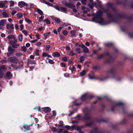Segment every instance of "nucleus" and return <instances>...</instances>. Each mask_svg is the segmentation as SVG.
<instances>
[{"instance_id":"nucleus-58","label":"nucleus","mask_w":133,"mask_h":133,"mask_svg":"<svg viewBox=\"0 0 133 133\" xmlns=\"http://www.w3.org/2000/svg\"><path fill=\"white\" fill-rule=\"evenodd\" d=\"M64 76L66 77H68L69 76V74L68 73H65L64 74Z\"/></svg>"},{"instance_id":"nucleus-51","label":"nucleus","mask_w":133,"mask_h":133,"mask_svg":"<svg viewBox=\"0 0 133 133\" xmlns=\"http://www.w3.org/2000/svg\"><path fill=\"white\" fill-rule=\"evenodd\" d=\"M61 9L62 10L65 11H66L67 10L66 8H65L63 7H61Z\"/></svg>"},{"instance_id":"nucleus-35","label":"nucleus","mask_w":133,"mask_h":133,"mask_svg":"<svg viewBox=\"0 0 133 133\" xmlns=\"http://www.w3.org/2000/svg\"><path fill=\"white\" fill-rule=\"evenodd\" d=\"M79 117H78L77 118V120L72 121L71 122V123H77L78 122V121L79 120Z\"/></svg>"},{"instance_id":"nucleus-40","label":"nucleus","mask_w":133,"mask_h":133,"mask_svg":"<svg viewBox=\"0 0 133 133\" xmlns=\"http://www.w3.org/2000/svg\"><path fill=\"white\" fill-rule=\"evenodd\" d=\"M75 51L76 52H77L78 53H80L81 52L80 49L79 48H77L76 49Z\"/></svg>"},{"instance_id":"nucleus-49","label":"nucleus","mask_w":133,"mask_h":133,"mask_svg":"<svg viewBox=\"0 0 133 133\" xmlns=\"http://www.w3.org/2000/svg\"><path fill=\"white\" fill-rule=\"evenodd\" d=\"M22 55V54L21 53H17L16 55L18 57H20Z\"/></svg>"},{"instance_id":"nucleus-4","label":"nucleus","mask_w":133,"mask_h":133,"mask_svg":"<svg viewBox=\"0 0 133 133\" xmlns=\"http://www.w3.org/2000/svg\"><path fill=\"white\" fill-rule=\"evenodd\" d=\"M18 5L21 8H22L25 6H27L28 5L27 4L23 1H21L18 3Z\"/></svg>"},{"instance_id":"nucleus-63","label":"nucleus","mask_w":133,"mask_h":133,"mask_svg":"<svg viewBox=\"0 0 133 133\" xmlns=\"http://www.w3.org/2000/svg\"><path fill=\"white\" fill-rule=\"evenodd\" d=\"M15 29L17 30H18L19 29L18 26L17 24H16L15 25Z\"/></svg>"},{"instance_id":"nucleus-30","label":"nucleus","mask_w":133,"mask_h":133,"mask_svg":"<svg viewBox=\"0 0 133 133\" xmlns=\"http://www.w3.org/2000/svg\"><path fill=\"white\" fill-rule=\"evenodd\" d=\"M29 64H35V62L34 61H32L29 60L28 62Z\"/></svg>"},{"instance_id":"nucleus-61","label":"nucleus","mask_w":133,"mask_h":133,"mask_svg":"<svg viewBox=\"0 0 133 133\" xmlns=\"http://www.w3.org/2000/svg\"><path fill=\"white\" fill-rule=\"evenodd\" d=\"M103 56V55H101L98 56V59L102 57Z\"/></svg>"},{"instance_id":"nucleus-21","label":"nucleus","mask_w":133,"mask_h":133,"mask_svg":"<svg viewBox=\"0 0 133 133\" xmlns=\"http://www.w3.org/2000/svg\"><path fill=\"white\" fill-rule=\"evenodd\" d=\"M89 78L90 79H93L95 78V76L93 75H90V74L89 75Z\"/></svg>"},{"instance_id":"nucleus-53","label":"nucleus","mask_w":133,"mask_h":133,"mask_svg":"<svg viewBox=\"0 0 133 133\" xmlns=\"http://www.w3.org/2000/svg\"><path fill=\"white\" fill-rule=\"evenodd\" d=\"M63 130V129H60L58 130V133H61Z\"/></svg>"},{"instance_id":"nucleus-39","label":"nucleus","mask_w":133,"mask_h":133,"mask_svg":"<svg viewBox=\"0 0 133 133\" xmlns=\"http://www.w3.org/2000/svg\"><path fill=\"white\" fill-rule=\"evenodd\" d=\"M22 15L21 14H17V16L18 18H20L22 17Z\"/></svg>"},{"instance_id":"nucleus-13","label":"nucleus","mask_w":133,"mask_h":133,"mask_svg":"<svg viewBox=\"0 0 133 133\" xmlns=\"http://www.w3.org/2000/svg\"><path fill=\"white\" fill-rule=\"evenodd\" d=\"M36 11L40 15H42L43 14V12L40 9L38 8H36Z\"/></svg>"},{"instance_id":"nucleus-55","label":"nucleus","mask_w":133,"mask_h":133,"mask_svg":"<svg viewBox=\"0 0 133 133\" xmlns=\"http://www.w3.org/2000/svg\"><path fill=\"white\" fill-rule=\"evenodd\" d=\"M69 25L67 23H64L62 25H61L62 26H66Z\"/></svg>"},{"instance_id":"nucleus-16","label":"nucleus","mask_w":133,"mask_h":133,"mask_svg":"<svg viewBox=\"0 0 133 133\" xmlns=\"http://www.w3.org/2000/svg\"><path fill=\"white\" fill-rule=\"evenodd\" d=\"M87 94L86 93L83 95L81 97V99L82 100L84 99L87 97H88Z\"/></svg>"},{"instance_id":"nucleus-56","label":"nucleus","mask_w":133,"mask_h":133,"mask_svg":"<svg viewBox=\"0 0 133 133\" xmlns=\"http://www.w3.org/2000/svg\"><path fill=\"white\" fill-rule=\"evenodd\" d=\"M17 13V12L15 11H13L11 13V15H14L15 14H16Z\"/></svg>"},{"instance_id":"nucleus-6","label":"nucleus","mask_w":133,"mask_h":133,"mask_svg":"<svg viewBox=\"0 0 133 133\" xmlns=\"http://www.w3.org/2000/svg\"><path fill=\"white\" fill-rule=\"evenodd\" d=\"M6 28L8 29H11L13 30L14 28L13 24H7L6 25Z\"/></svg>"},{"instance_id":"nucleus-28","label":"nucleus","mask_w":133,"mask_h":133,"mask_svg":"<svg viewBox=\"0 0 133 133\" xmlns=\"http://www.w3.org/2000/svg\"><path fill=\"white\" fill-rule=\"evenodd\" d=\"M107 16L110 18H112V15L109 12H108L107 14Z\"/></svg>"},{"instance_id":"nucleus-24","label":"nucleus","mask_w":133,"mask_h":133,"mask_svg":"<svg viewBox=\"0 0 133 133\" xmlns=\"http://www.w3.org/2000/svg\"><path fill=\"white\" fill-rule=\"evenodd\" d=\"M25 20L27 23L29 24H30L31 23V21L29 18H25Z\"/></svg>"},{"instance_id":"nucleus-32","label":"nucleus","mask_w":133,"mask_h":133,"mask_svg":"<svg viewBox=\"0 0 133 133\" xmlns=\"http://www.w3.org/2000/svg\"><path fill=\"white\" fill-rule=\"evenodd\" d=\"M55 19L57 23H59L60 21V19L58 18H55Z\"/></svg>"},{"instance_id":"nucleus-37","label":"nucleus","mask_w":133,"mask_h":133,"mask_svg":"<svg viewBox=\"0 0 133 133\" xmlns=\"http://www.w3.org/2000/svg\"><path fill=\"white\" fill-rule=\"evenodd\" d=\"M75 67L73 66L70 69L71 70L72 72L73 73V72L75 71Z\"/></svg>"},{"instance_id":"nucleus-20","label":"nucleus","mask_w":133,"mask_h":133,"mask_svg":"<svg viewBox=\"0 0 133 133\" xmlns=\"http://www.w3.org/2000/svg\"><path fill=\"white\" fill-rule=\"evenodd\" d=\"M23 39V36L22 35H19L18 37V39L20 41H22Z\"/></svg>"},{"instance_id":"nucleus-8","label":"nucleus","mask_w":133,"mask_h":133,"mask_svg":"<svg viewBox=\"0 0 133 133\" xmlns=\"http://www.w3.org/2000/svg\"><path fill=\"white\" fill-rule=\"evenodd\" d=\"M110 77V76L109 75H107L105 76L104 78H101L99 79V80L102 81H104L108 79Z\"/></svg>"},{"instance_id":"nucleus-64","label":"nucleus","mask_w":133,"mask_h":133,"mask_svg":"<svg viewBox=\"0 0 133 133\" xmlns=\"http://www.w3.org/2000/svg\"><path fill=\"white\" fill-rule=\"evenodd\" d=\"M30 46V44L29 43H27L26 44V46L27 47H29Z\"/></svg>"},{"instance_id":"nucleus-42","label":"nucleus","mask_w":133,"mask_h":133,"mask_svg":"<svg viewBox=\"0 0 133 133\" xmlns=\"http://www.w3.org/2000/svg\"><path fill=\"white\" fill-rule=\"evenodd\" d=\"M89 11V10L88 8H87L85 10H84L83 11V13L85 14L88 11Z\"/></svg>"},{"instance_id":"nucleus-5","label":"nucleus","mask_w":133,"mask_h":133,"mask_svg":"<svg viewBox=\"0 0 133 133\" xmlns=\"http://www.w3.org/2000/svg\"><path fill=\"white\" fill-rule=\"evenodd\" d=\"M10 44L12 45L13 48H17L18 47L17 44L14 41H10Z\"/></svg>"},{"instance_id":"nucleus-25","label":"nucleus","mask_w":133,"mask_h":133,"mask_svg":"<svg viewBox=\"0 0 133 133\" xmlns=\"http://www.w3.org/2000/svg\"><path fill=\"white\" fill-rule=\"evenodd\" d=\"M86 71H85L83 70L80 73V75L81 76H84L86 74Z\"/></svg>"},{"instance_id":"nucleus-26","label":"nucleus","mask_w":133,"mask_h":133,"mask_svg":"<svg viewBox=\"0 0 133 133\" xmlns=\"http://www.w3.org/2000/svg\"><path fill=\"white\" fill-rule=\"evenodd\" d=\"M75 54L72 51H71L69 54V55L71 56H74V55H75Z\"/></svg>"},{"instance_id":"nucleus-43","label":"nucleus","mask_w":133,"mask_h":133,"mask_svg":"<svg viewBox=\"0 0 133 133\" xmlns=\"http://www.w3.org/2000/svg\"><path fill=\"white\" fill-rule=\"evenodd\" d=\"M21 49L22 51H26V47L25 46H23L22 47Z\"/></svg>"},{"instance_id":"nucleus-60","label":"nucleus","mask_w":133,"mask_h":133,"mask_svg":"<svg viewBox=\"0 0 133 133\" xmlns=\"http://www.w3.org/2000/svg\"><path fill=\"white\" fill-rule=\"evenodd\" d=\"M61 64L62 66L63 67H65L66 65L64 63H61Z\"/></svg>"},{"instance_id":"nucleus-46","label":"nucleus","mask_w":133,"mask_h":133,"mask_svg":"<svg viewBox=\"0 0 133 133\" xmlns=\"http://www.w3.org/2000/svg\"><path fill=\"white\" fill-rule=\"evenodd\" d=\"M63 34L64 35H66L67 34L68 32L66 30H64L63 31Z\"/></svg>"},{"instance_id":"nucleus-50","label":"nucleus","mask_w":133,"mask_h":133,"mask_svg":"<svg viewBox=\"0 0 133 133\" xmlns=\"http://www.w3.org/2000/svg\"><path fill=\"white\" fill-rule=\"evenodd\" d=\"M8 33L9 34H10L12 33L13 31L11 29H8Z\"/></svg>"},{"instance_id":"nucleus-57","label":"nucleus","mask_w":133,"mask_h":133,"mask_svg":"<svg viewBox=\"0 0 133 133\" xmlns=\"http://www.w3.org/2000/svg\"><path fill=\"white\" fill-rule=\"evenodd\" d=\"M52 113H53V114H52V116H55L56 115V113L55 111H52Z\"/></svg>"},{"instance_id":"nucleus-59","label":"nucleus","mask_w":133,"mask_h":133,"mask_svg":"<svg viewBox=\"0 0 133 133\" xmlns=\"http://www.w3.org/2000/svg\"><path fill=\"white\" fill-rule=\"evenodd\" d=\"M63 122L62 121H59V124H61V125H59V126L60 127H61L63 125H62V124H63Z\"/></svg>"},{"instance_id":"nucleus-27","label":"nucleus","mask_w":133,"mask_h":133,"mask_svg":"<svg viewBox=\"0 0 133 133\" xmlns=\"http://www.w3.org/2000/svg\"><path fill=\"white\" fill-rule=\"evenodd\" d=\"M90 133H102V132H99L97 130H95L91 131Z\"/></svg>"},{"instance_id":"nucleus-54","label":"nucleus","mask_w":133,"mask_h":133,"mask_svg":"<svg viewBox=\"0 0 133 133\" xmlns=\"http://www.w3.org/2000/svg\"><path fill=\"white\" fill-rule=\"evenodd\" d=\"M65 127L68 130H70L71 128L68 125H66Z\"/></svg>"},{"instance_id":"nucleus-38","label":"nucleus","mask_w":133,"mask_h":133,"mask_svg":"<svg viewBox=\"0 0 133 133\" xmlns=\"http://www.w3.org/2000/svg\"><path fill=\"white\" fill-rule=\"evenodd\" d=\"M2 14L5 17H8V14L6 13L5 12H3Z\"/></svg>"},{"instance_id":"nucleus-45","label":"nucleus","mask_w":133,"mask_h":133,"mask_svg":"<svg viewBox=\"0 0 133 133\" xmlns=\"http://www.w3.org/2000/svg\"><path fill=\"white\" fill-rule=\"evenodd\" d=\"M87 0H82V3L83 5H85L86 3V2Z\"/></svg>"},{"instance_id":"nucleus-3","label":"nucleus","mask_w":133,"mask_h":133,"mask_svg":"<svg viewBox=\"0 0 133 133\" xmlns=\"http://www.w3.org/2000/svg\"><path fill=\"white\" fill-rule=\"evenodd\" d=\"M14 51V49L12 48L10 46H9L8 48V51L9 52L7 53V56H11V55L13 54Z\"/></svg>"},{"instance_id":"nucleus-12","label":"nucleus","mask_w":133,"mask_h":133,"mask_svg":"<svg viewBox=\"0 0 133 133\" xmlns=\"http://www.w3.org/2000/svg\"><path fill=\"white\" fill-rule=\"evenodd\" d=\"M52 55L53 57H59L60 55L59 53L58 52H54L52 54Z\"/></svg>"},{"instance_id":"nucleus-34","label":"nucleus","mask_w":133,"mask_h":133,"mask_svg":"<svg viewBox=\"0 0 133 133\" xmlns=\"http://www.w3.org/2000/svg\"><path fill=\"white\" fill-rule=\"evenodd\" d=\"M39 50L38 49H37L35 51V55L37 56H39Z\"/></svg>"},{"instance_id":"nucleus-1","label":"nucleus","mask_w":133,"mask_h":133,"mask_svg":"<svg viewBox=\"0 0 133 133\" xmlns=\"http://www.w3.org/2000/svg\"><path fill=\"white\" fill-rule=\"evenodd\" d=\"M102 12L101 11L97 12L96 14V17L98 20V23L102 25H105L107 24L105 23L104 20L102 18L101 16L102 14Z\"/></svg>"},{"instance_id":"nucleus-36","label":"nucleus","mask_w":133,"mask_h":133,"mask_svg":"<svg viewBox=\"0 0 133 133\" xmlns=\"http://www.w3.org/2000/svg\"><path fill=\"white\" fill-rule=\"evenodd\" d=\"M43 3L48 5L51 6H52V4H51L49 3L46 2L45 1H43Z\"/></svg>"},{"instance_id":"nucleus-14","label":"nucleus","mask_w":133,"mask_h":133,"mask_svg":"<svg viewBox=\"0 0 133 133\" xmlns=\"http://www.w3.org/2000/svg\"><path fill=\"white\" fill-rule=\"evenodd\" d=\"M80 60L79 62L81 63H83V62L85 60V57L83 56H81L79 58Z\"/></svg>"},{"instance_id":"nucleus-18","label":"nucleus","mask_w":133,"mask_h":133,"mask_svg":"<svg viewBox=\"0 0 133 133\" xmlns=\"http://www.w3.org/2000/svg\"><path fill=\"white\" fill-rule=\"evenodd\" d=\"M89 51V50L88 48L86 47L83 49V52H84L87 53Z\"/></svg>"},{"instance_id":"nucleus-7","label":"nucleus","mask_w":133,"mask_h":133,"mask_svg":"<svg viewBox=\"0 0 133 133\" xmlns=\"http://www.w3.org/2000/svg\"><path fill=\"white\" fill-rule=\"evenodd\" d=\"M5 77L8 79L11 78L12 77V75L11 72L9 71L7 72L5 74Z\"/></svg>"},{"instance_id":"nucleus-47","label":"nucleus","mask_w":133,"mask_h":133,"mask_svg":"<svg viewBox=\"0 0 133 133\" xmlns=\"http://www.w3.org/2000/svg\"><path fill=\"white\" fill-rule=\"evenodd\" d=\"M23 32L24 34L25 35H27V32L25 30H23L22 31Z\"/></svg>"},{"instance_id":"nucleus-23","label":"nucleus","mask_w":133,"mask_h":133,"mask_svg":"<svg viewBox=\"0 0 133 133\" xmlns=\"http://www.w3.org/2000/svg\"><path fill=\"white\" fill-rule=\"evenodd\" d=\"M9 3L10 4V7L12 6L15 4V3L12 1H10Z\"/></svg>"},{"instance_id":"nucleus-31","label":"nucleus","mask_w":133,"mask_h":133,"mask_svg":"<svg viewBox=\"0 0 133 133\" xmlns=\"http://www.w3.org/2000/svg\"><path fill=\"white\" fill-rule=\"evenodd\" d=\"M43 21L44 22H46V23L48 24H49L50 23V21L48 19H45Z\"/></svg>"},{"instance_id":"nucleus-41","label":"nucleus","mask_w":133,"mask_h":133,"mask_svg":"<svg viewBox=\"0 0 133 133\" xmlns=\"http://www.w3.org/2000/svg\"><path fill=\"white\" fill-rule=\"evenodd\" d=\"M71 33L72 36H74L75 34V31L74 30H72L70 32Z\"/></svg>"},{"instance_id":"nucleus-17","label":"nucleus","mask_w":133,"mask_h":133,"mask_svg":"<svg viewBox=\"0 0 133 133\" xmlns=\"http://www.w3.org/2000/svg\"><path fill=\"white\" fill-rule=\"evenodd\" d=\"M5 6V4L4 2H2L0 3V8H3Z\"/></svg>"},{"instance_id":"nucleus-48","label":"nucleus","mask_w":133,"mask_h":133,"mask_svg":"<svg viewBox=\"0 0 133 133\" xmlns=\"http://www.w3.org/2000/svg\"><path fill=\"white\" fill-rule=\"evenodd\" d=\"M44 17L43 16H41L39 18V21L40 22L42 21L43 19H44Z\"/></svg>"},{"instance_id":"nucleus-62","label":"nucleus","mask_w":133,"mask_h":133,"mask_svg":"<svg viewBox=\"0 0 133 133\" xmlns=\"http://www.w3.org/2000/svg\"><path fill=\"white\" fill-rule=\"evenodd\" d=\"M24 26L22 24L20 25L21 30H22Z\"/></svg>"},{"instance_id":"nucleus-33","label":"nucleus","mask_w":133,"mask_h":133,"mask_svg":"<svg viewBox=\"0 0 133 133\" xmlns=\"http://www.w3.org/2000/svg\"><path fill=\"white\" fill-rule=\"evenodd\" d=\"M50 47L51 46L50 45H47L46 46L45 49L46 50L48 51L49 50V49L50 48Z\"/></svg>"},{"instance_id":"nucleus-52","label":"nucleus","mask_w":133,"mask_h":133,"mask_svg":"<svg viewBox=\"0 0 133 133\" xmlns=\"http://www.w3.org/2000/svg\"><path fill=\"white\" fill-rule=\"evenodd\" d=\"M1 62L2 64H4L6 62V61L5 60L2 59L1 61Z\"/></svg>"},{"instance_id":"nucleus-44","label":"nucleus","mask_w":133,"mask_h":133,"mask_svg":"<svg viewBox=\"0 0 133 133\" xmlns=\"http://www.w3.org/2000/svg\"><path fill=\"white\" fill-rule=\"evenodd\" d=\"M48 54L47 53H45L44 52L42 53V56H43L46 57H47Z\"/></svg>"},{"instance_id":"nucleus-19","label":"nucleus","mask_w":133,"mask_h":133,"mask_svg":"<svg viewBox=\"0 0 133 133\" xmlns=\"http://www.w3.org/2000/svg\"><path fill=\"white\" fill-rule=\"evenodd\" d=\"M46 59L49 61V63L51 64H54V62H53L52 60L48 58H46Z\"/></svg>"},{"instance_id":"nucleus-10","label":"nucleus","mask_w":133,"mask_h":133,"mask_svg":"<svg viewBox=\"0 0 133 133\" xmlns=\"http://www.w3.org/2000/svg\"><path fill=\"white\" fill-rule=\"evenodd\" d=\"M7 70V69L4 65H3L0 66V72H2L5 71Z\"/></svg>"},{"instance_id":"nucleus-9","label":"nucleus","mask_w":133,"mask_h":133,"mask_svg":"<svg viewBox=\"0 0 133 133\" xmlns=\"http://www.w3.org/2000/svg\"><path fill=\"white\" fill-rule=\"evenodd\" d=\"M5 22V20H2L0 21V28L1 29H3L4 28L3 25Z\"/></svg>"},{"instance_id":"nucleus-22","label":"nucleus","mask_w":133,"mask_h":133,"mask_svg":"<svg viewBox=\"0 0 133 133\" xmlns=\"http://www.w3.org/2000/svg\"><path fill=\"white\" fill-rule=\"evenodd\" d=\"M50 34V32H49L47 33L44 34V35L45 37V39H46V38L47 37L49 36Z\"/></svg>"},{"instance_id":"nucleus-2","label":"nucleus","mask_w":133,"mask_h":133,"mask_svg":"<svg viewBox=\"0 0 133 133\" xmlns=\"http://www.w3.org/2000/svg\"><path fill=\"white\" fill-rule=\"evenodd\" d=\"M8 61L14 64H17L19 62V60L15 57L8 58Z\"/></svg>"},{"instance_id":"nucleus-29","label":"nucleus","mask_w":133,"mask_h":133,"mask_svg":"<svg viewBox=\"0 0 133 133\" xmlns=\"http://www.w3.org/2000/svg\"><path fill=\"white\" fill-rule=\"evenodd\" d=\"M62 59L63 61L64 62H66L67 61V58L66 57H63Z\"/></svg>"},{"instance_id":"nucleus-11","label":"nucleus","mask_w":133,"mask_h":133,"mask_svg":"<svg viewBox=\"0 0 133 133\" xmlns=\"http://www.w3.org/2000/svg\"><path fill=\"white\" fill-rule=\"evenodd\" d=\"M43 109L44 111L46 113L48 112L51 110V109L49 107L43 108Z\"/></svg>"},{"instance_id":"nucleus-15","label":"nucleus","mask_w":133,"mask_h":133,"mask_svg":"<svg viewBox=\"0 0 133 133\" xmlns=\"http://www.w3.org/2000/svg\"><path fill=\"white\" fill-rule=\"evenodd\" d=\"M95 5L94 3H90L88 4V6L90 8L92 9L93 8L94 6Z\"/></svg>"}]
</instances>
